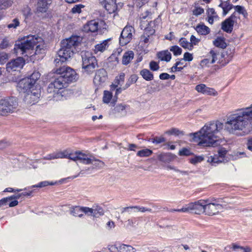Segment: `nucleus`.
<instances>
[{
	"instance_id": "11",
	"label": "nucleus",
	"mask_w": 252,
	"mask_h": 252,
	"mask_svg": "<svg viewBox=\"0 0 252 252\" xmlns=\"http://www.w3.org/2000/svg\"><path fill=\"white\" fill-rule=\"evenodd\" d=\"M236 14V12H234L221 23V28L224 32L228 33H231L235 23H237Z\"/></svg>"
},
{
	"instance_id": "2",
	"label": "nucleus",
	"mask_w": 252,
	"mask_h": 252,
	"mask_svg": "<svg viewBox=\"0 0 252 252\" xmlns=\"http://www.w3.org/2000/svg\"><path fill=\"white\" fill-rule=\"evenodd\" d=\"M223 124L219 121L206 124L199 131L189 134L194 141L199 140L198 144L204 147H216L220 144L217 134L222 129Z\"/></svg>"
},
{
	"instance_id": "27",
	"label": "nucleus",
	"mask_w": 252,
	"mask_h": 252,
	"mask_svg": "<svg viewBox=\"0 0 252 252\" xmlns=\"http://www.w3.org/2000/svg\"><path fill=\"white\" fill-rule=\"evenodd\" d=\"M140 75L142 77V78L147 81H152L154 79V74L148 69H142L140 72Z\"/></svg>"
},
{
	"instance_id": "61",
	"label": "nucleus",
	"mask_w": 252,
	"mask_h": 252,
	"mask_svg": "<svg viewBox=\"0 0 252 252\" xmlns=\"http://www.w3.org/2000/svg\"><path fill=\"white\" fill-rule=\"evenodd\" d=\"M211 55V57H212V59L211 60V62H210V63L211 64H213L217 60V54L215 52V51L213 50H211L210 51V53H209Z\"/></svg>"
},
{
	"instance_id": "15",
	"label": "nucleus",
	"mask_w": 252,
	"mask_h": 252,
	"mask_svg": "<svg viewBox=\"0 0 252 252\" xmlns=\"http://www.w3.org/2000/svg\"><path fill=\"white\" fill-rule=\"evenodd\" d=\"M107 79V71L104 68L97 70L94 78V83L96 86H99L104 83Z\"/></svg>"
},
{
	"instance_id": "21",
	"label": "nucleus",
	"mask_w": 252,
	"mask_h": 252,
	"mask_svg": "<svg viewBox=\"0 0 252 252\" xmlns=\"http://www.w3.org/2000/svg\"><path fill=\"white\" fill-rule=\"evenodd\" d=\"M39 96L40 94H36V95H34L28 92L24 97V100L27 104L33 105L38 101Z\"/></svg>"
},
{
	"instance_id": "57",
	"label": "nucleus",
	"mask_w": 252,
	"mask_h": 252,
	"mask_svg": "<svg viewBox=\"0 0 252 252\" xmlns=\"http://www.w3.org/2000/svg\"><path fill=\"white\" fill-rule=\"evenodd\" d=\"M227 248L232 249V250L234 251H236L238 249L242 250L243 249V247L238 245L236 243H232L231 245L228 246ZM225 249H226V247Z\"/></svg>"
},
{
	"instance_id": "40",
	"label": "nucleus",
	"mask_w": 252,
	"mask_h": 252,
	"mask_svg": "<svg viewBox=\"0 0 252 252\" xmlns=\"http://www.w3.org/2000/svg\"><path fill=\"white\" fill-rule=\"evenodd\" d=\"M170 51L173 53L175 56L180 55L182 52V49L177 45H174L170 48Z\"/></svg>"
},
{
	"instance_id": "39",
	"label": "nucleus",
	"mask_w": 252,
	"mask_h": 252,
	"mask_svg": "<svg viewBox=\"0 0 252 252\" xmlns=\"http://www.w3.org/2000/svg\"><path fill=\"white\" fill-rule=\"evenodd\" d=\"M121 252H134V248L130 245L122 244L120 245Z\"/></svg>"
},
{
	"instance_id": "19",
	"label": "nucleus",
	"mask_w": 252,
	"mask_h": 252,
	"mask_svg": "<svg viewBox=\"0 0 252 252\" xmlns=\"http://www.w3.org/2000/svg\"><path fill=\"white\" fill-rule=\"evenodd\" d=\"M98 22L95 20H91L87 22L83 27V31L86 32H94L98 30Z\"/></svg>"
},
{
	"instance_id": "53",
	"label": "nucleus",
	"mask_w": 252,
	"mask_h": 252,
	"mask_svg": "<svg viewBox=\"0 0 252 252\" xmlns=\"http://www.w3.org/2000/svg\"><path fill=\"white\" fill-rule=\"evenodd\" d=\"M84 7L82 4L76 5L72 8L71 12L73 13H80L81 12V8Z\"/></svg>"
},
{
	"instance_id": "33",
	"label": "nucleus",
	"mask_w": 252,
	"mask_h": 252,
	"mask_svg": "<svg viewBox=\"0 0 252 252\" xmlns=\"http://www.w3.org/2000/svg\"><path fill=\"white\" fill-rule=\"evenodd\" d=\"M165 133L168 135H173L175 136H178L179 135H184V131H181L177 128H172L166 131L165 132Z\"/></svg>"
},
{
	"instance_id": "55",
	"label": "nucleus",
	"mask_w": 252,
	"mask_h": 252,
	"mask_svg": "<svg viewBox=\"0 0 252 252\" xmlns=\"http://www.w3.org/2000/svg\"><path fill=\"white\" fill-rule=\"evenodd\" d=\"M193 60L192 54L189 52H186L184 55V58L181 59V60H184L185 61L191 62Z\"/></svg>"
},
{
	"instance_id": "64",
	"label": "nucleus",
	"mask_w": 252,
	"mask_h": 252,
	"mask_svg": "<svg viewBox=\"0 0 252 252\" xmlns=\"http://www.w3.org/2000/svg\"><path fill=\"white\" fill-rule=\"evenodd\" d=\"M109 250L110 252H121L120 246L119 247H117L116 245L111 246L109 248Z\"/></svg>"
},
{
	"instance_id": "7",
	"label": "nucleus",
	"mask_w": 252,
	"mask_h": 252,
	"mask_svg": "<svg viewBox=\"0 0 252 252\" xmlns=\"http://www.w3.org/2000/svg\"><path fill=\"white\" fill-rule=\"evenodd\" d=\"M81 57L83 72H85L87 74H92L94 71L95 67L97 66L96 58L89 52H82Z\"/></svg>"
},
{
	"instance_id": "37",
	"label": "nucleus",
	"mask_w": 252,
	"mask_h": 252,
	"mask_svg": "<svg viewBox=\"0 0 252 252\" xmlns=\"http://www.w3.org/2000/svg\"><path fill=\"white\" fill-rule=\"evenodd\" d=\"M40 77V74L39 72L34 71L31 75L27 77L29 78V80H31V81L33 83V85H35L36 81Z\"/></svg>"
},
{
	"instance_id": "28",
	"label": "nucleus",
	"mask_w": 252,
	"mask_h": 252,
	"mask_svg": "<svg viewBox=\"0 0 252 252\" xmlns=\"http://www.w3.org/2000/svg\"><path fill=\"white\" fill-rule=\"evenodd\" d=\"M110 38L104 40L102 43L97 44L95 46V51L96 52H103L108 47V41Z\"/></svg>"
},
{
	"instance_id": "38",
	"label": "nucleus",
	"mask_w": 252,
	"mask_h": 252,
	"mask_svg": "<svg viewBox=\"0 0 252 252\" xmlns=\"http://www.w3.org/2000/svg\"><path fill=\"white\" fill-rule=\"evenodd\" d=\"M112 93L108 91H104L103 96V102L104 103L108 104L112 99Z\"/></svg>"
},
{
	"instance_id": "47",
	"label": "nucleus",
	"mask_w": 252,
	"mask_h": 252,
	"mask_svg": "<svg viewBox=\"0 0 252 252\" xmlns=\"http://www.w3.org/2000/svg\"><path fill=\"white\" fill-rule=\"evenodd\" d=\"M6 198H7L8 201H9L10 200L14 199V200L11 201L9 203V206L10 207H15L18 204V201L17 200H16L15 198H16V197H15V195H13L7 197Z\"/></svg>"
},
{
	"instance_id": "34",
	"label": "nucleus",
	"mask_w": 252,
	"mask_h": 252,
	"mask_svg": "<svg viewBox=\"0 0 252 252\" xmlns=\"http://www.w3.org/2000/svg\"><path fill=\"white\" fill-rule=\"evenodd\" d=\"M204 160L203 155L197 156L195 155L193 158L189 159V162L193 165H196L198 163H200Z\"/></svg>"
},
{
	"instance_id": "25",
	"label": "nucleus",
	"mask_w": 252,
	"mask_h": 252,
	"mask_svg": "<svg viewBox=\"0 0 252 252\" xmlns=\"http://www.w3.org/2000/svg\"><path fill=\"white\" fill-rule=\"evenodd\" d=\"M213 44L216 47L221 49H225L227 47L225 39L223 37H217V38L213 41Z\"/></svg>"
},
{
	"instance_id": "31",
	"label": "nucleus",
	"mask_w": 252,
	"mask_h": 252,
	"mask_svg": "<svg viewBox=\"0 0 252 252\" xmlns=\"http://www.w3.org/2000/svg\"><path fill=\"white\" fill-rule=\"evenodd\" d=\"M87 158L90 159V161H89L88 163H84V164H92L95 167H98V168L102 167L104 165V162L100 160L95 159H91L90 158H89L87 156Z\"/></svg>"
},
{
	"instance_id": "51",
	"label": "nucleus",
	"mask_w": 252,
	"mask_h": 252,
	"mask_svg": "<svg viewBox=\"0 0 252 252\" xmlns=\"http://www.w3.org/2000/svg\"><path fill=\"white\" fill-rule=\"evenodd\" d=\"M153 143L159 144L165 141L166 139L163 137H158L156 136L153 138L150 139V140Z\"/></svg>"
},
{
	"instance_id": "14",
	"label": "nucleus",
	"mask_w": 252,
	"mask_h": 252,
	"mask_svg": "<svg viewBox=\"0 0 252 252\" xmlns=\"http://www.w3.org/2000/svg\"><path fill=\"white\" fill-rule=\"evenodd\" d=\"M17 87L19 90L23 92H28L31 89L34 87V85L31 81L29 78L25 77L21 79L19 82H18Z\"/></svg>"
},
{
	"instance_id": "35",
	"label": "nucleus",
	"mask_w": 252,
	"mask_h": 252,
	"mask_svg": "<svg viewBox=\"0 0 252 252\" xmlns=\"http://www.w3.org/2000/svg\"><path fill=\"white\" fill-rule=\"evenodd\" d=\"M104 215V210L100 206H97L96 208L93 209V212L92 216L94 218H98L99 216Z\"/></svg>"
},
{
	"instance_id": "58",
	"label": "nucleus",
	"mask_w": 252,
	"mask_h": 252,
	"mask_svg": "<svg viewBox=\"0 0 252 252\" xmlns=\"http://www.w3.org/2000/svg\"><path fill=\"white\" fill-rule=\"evenodd\" d=\"M227 153V151L224 148H221L218 151L219 157L223 158Z\"/></svg>"
},
{
	"instance_id": "9",
	"label": "nucleus",
	"mask_w": 252,
	"mask_h": 252,
	"mask_svg": "<svg viewBox=\"0 0 252 252\" xmlns=\"http://www.w3.org/2000/svg\"><path fill=\"white\" fill-rule=\"evenodd\" d=\"M134 31V29L132 26H126L122 32L119 39L120 44L124 46L130 42L132 39V33Z\"/></svg>"
},
{
	"instance_id": "20",
	"label": "nucleus",
	"mask_w": 252,
	"mask_h": 252,
	"mask_svg": "<svg viewBox=\"0 0 252 252\" xmlns=\"http://www.w3.org/2000/svg\"><path fill=\"white\" fill-rule=\"evenodd\" d=\"M176 158V155L171 153H161L158 156V160L164 163H169Z\"/></svg>"
},
{
	"instance_id": "62",
	"label": "nucleus",
	"mask_w": 252,
	"mask_h": 252,
	"mask_svg": "<svg viewBox=\"0 0 252 252\" xmlns=\"http://www.w3.org/2000/svg\"><path fill=\"white\" fill-rule=\"evenodd\" d=\"M122 90H123V88H119L116 89L114 98H113V102H112L114 104V105L115 104V102L117 101V99L118 98V97H117L118 94H120L122 92Z\"/></svg>"
},
{
	"instance_id": "17",
	"label": "nucleus",
	"mask_w": 252,
	"mask_h": 252,
	"mask_svg": "<svg viewBox=\"0 0 252 252\" xmlns=\"http://www.w3.org/2000/svg\"><path fill=\"white\" fill-rule=\"evenodd\" d=\"M222 208L220 203H206L204 206L205 212L209 216H213L219 212V210Z\"/></svg>"
},
{
	"instance_id": "50",
	"label": "nucleus",
	"mask_w": 252,
	"mask_h": 252,
	"mask_svg": "<svg viewBox=\"0 0 252 252\" xmlns=\"http://www.w3.org/2000/svg\"><path fill=\"white\" fill-rule=\"evenodd\" d=\"M20 22L18 18H15L12 20V22L7 25L8 29H16L18 26H19Z\"/></svg>"
},
{
	"instance_id": "8",
	"label": "nucleus",
	"mask_w": 252,
	"mask_h": 252,
	"mask_svg": "<svg viewBox=\"0 0 252 252\" xmlns=\"http://www.w3.org/2000/svg\"><path fill=\"white\" fill-rule=\"evenodd\" d=\"M63 88H64L62 87V85L59 84V82L55 78L54 80L49 84L47 88V92L50 94L48 98L50 100L53 98L55 99L57 95H61L59 90Z\"/></svg>"
},
{
	"instance_id": "24",
	"label": "nucleus",
	"mask_w": 252,
	"mask_h": 252,
	"mask_svg": "<svg viewBox=\"0 0 252 252\" xmlns=\"http://www.w3.org/2000/svg\"><path fill=\"white\" fill-rule=\"evenodd\" d=\"M195 29L198 33L203 35H206L210 32V29L203 23L197 25Z\"/></svg>"
},
{
	"instance_id": "46",
	"label": "nucleus",
	"mask_w": 252,
	"mask_h": 252,
	"mask_svg": "<svg viewBox=\"0 0 252 252\" xmlns=\"http://www.w3.org/2000/svg\"><path fill=\"white\" fill-rule=\"evenodd\" d=\"M150 69L153 71H158L159 69V65L158 63L152 61L149 63Z\"/></svg>"
},
{
	"instance_id": "42",
	"label": "nucleus",
	"mask_w": 252,
	"mask_h": 252,
	"mask_svg": "<svg viewBox=\"0 0 252 252\" xmlns=\"http://www.w3.org/2000/svg\"><path fill=\"white\" fill-rule=\"evenodd\" d=\"M180 45L184 49H188L190 48V42H189L184 37H182L179 40Z\"/></svg>"
},
{
	"instance_id": "13",
	"label": "nucleus",
	"mask_w": 252,
	"mask_h": 252,
	"mask_svg": "<svg viewBox=\"0 0 252 252\" xmlns=\"http://www.w3.org/2000/svg\"><path fill=\"white\" fill-rule=\"evenodd\" d=\"M25 64V59L21 57L13 59L6 64V70L8 72L21 69Z\"/></svg>"
},
{
	"instance_id": "6",
	"label": "nucleus",
	"mask_w": 252,
	"mask_h": 252,
	"mask_svg": "<svg viewBox=\"0 0 252 252\" xmlns=\"http://www.w3.org/2000/svg\"><path fill=\"white\" fill-rule=\"evenodd\" d=\"M18 106V100L15 96L6 97L0 99V115L7 116L13 113Z\"/></svg>"
},
{
	"instance_id": "54",
	"label": "nucleus",
	"mask_w": 252,
	"mask_h": 252,
	"mask_svg": "<svg viewBox=\"0 0 252 252\" xmlns=\"http://www.w3.org/2000/svg\"><path fill=\"white\" fill-rule=\"evenodd\" d=\"M82 212L92 216L93 212V209L87 207H81Z\"/></svg>"
},
{
	"instance_id": "23",
	"label": "nucleus",
	"mask_w": 252,
	"mask_h": 252,
	"mask_svg": "<svg viewBox=\"0 0 252 252\" xmlns=\"http://www.w3.org/2000/svg\"><path fill=\"white\" fill-rule=\"evenodd\" d=\"M157 57L161 61L169 62L171 59V54L168 50L160 51L157 54Z\"/></svg>"
},
{
	"instance_id": "32",
	"label": "nucleus",
	"mask_w": 252,
	"mask_h": 252,
	"mask_svg": "<svg viewBox=\"0 0 252 252\" xmlns=\"http://www.w3.org/2000/svg\"><path fill=\"white\" fill-rule=\"evenodd\" d=\"M153 154V151L148 149H145L139 151L137 153V156L140 157H148Z\"/></svg>"
},
{
	"instance_id": "60",
	"label": "nucleus",
	"mask_w": 252,
	"mask_h": 252,
	"mask_svg": "<svg viewBox=\"0 0 252 252\" xmlns=\"http://www.w3.org/2000/svg\"><path fill=\"white\" fill-rule=\"evenodd\" d=\"M186 66V65L183 67H178L177 65L174 64L173 66L171 68V72H174L176 71H181Z\"/></svg>"
},
{
	"instance_id": "10",
	"label": "nucleus",
	"mask_w": 252,
	"mask_h": 252,
	"mask_svg": "<svg viewBox=\"0 0 252 252\" xmlns=\"http://www.w3.org/2000/svg\"><path fill=\"white\" fill-rule=\"evenodd\" d=\"M52 3V0H37L36 10L34 13L38 16L40 14L46 13L45 18H48L50 16V13H47L49 6Z\"/></svg>"
},
{
	"instance_id": "43",
	"label": "nucleus",
	"mask_w": 252,
	"mask_h": 252,
	"mask_svg": "<svg viewBox=\"0 0 252 252\" xmlns=\"http://www.w3.org/2000/svg\"><path fill=\"white\" fill-rule=\"evenodd\" d=\"M222 198H215L214 197H210L208 199L204 200V202L205 204H206V203H220L222 202Z\"/></svg>"
},
{
	"instance_id": "63",
	"label": "nucleus",
	"mask_w": 252,
	"mask_h": 252,
	"mask_svg": "<svg viewBox=\"0 0 252 252\" xmlns=\"http://www.w3.org/2000/svg\"><path fill=\"white\" fill-rule=\"evenodd\" d=\"M8 40L6 38H4L2 40L1 43L0 44V48L1 49H5L8 47Z\"/></svg>"
},
{
	"instance_id": "44",
	"label": "nucleus",
	"mask_w": 252,
	"mask_h": 252,
	"mask_svg": "<svg viewBox=\"0 0 252 252\" xmlns=\"http://www.w3.org/2000/svg\"><path fill=\"white\" fill-rule=\"evenodd\" d=\"M11 1L10 0H0V9H6L11 6Z\"/></svg>"
},
{
	"instance_id": "5",
	"label": "nucleus",
	"mask_w": 252,
	"mask_h": 252,
	"mask_svg": "<svg viewBox=\"0 0 252 252\" xmlns=\"http://www.w3.org/2000/svg\"><path fill=\"white\" fill-rule=\"evenodd\" d=\"M56 72L58 76L55 78L64 88L69 84L76 81L78 78V75L75 70L69 66H62L57 69Z\"/></svg>"
},
{
	"instance_id": "59",
	"label": "nucleus",
	"mask_w": 252,
	"mask_h": 252,
	"mask_svg": "<svg viewBox=\"0 0 252 252\" xmlns=\"http://www.w3.org/2000/svg\"><path fill=\"white\" fill-rule=\"evenodd\" d=\"M234 5L224 6V7H222L223 16L226 15L231 9L234 8Z\"/></svg>"
},
{
	"instance_id": "26",
	"label": "nucleus",
	"mask_w": 252,
	"mask_h": 252,
	"mask_svg": "<svg viewBox=\"0 0 252 252\" xmlns=\"http://www.w3.org/2000/svg\"><path fill=\"white\" fill-rule=\"evenodd\" d=\"M134 58V53L132 51H128L125 52L122 58V64L127 65Z\"/></svg>"
},
{
	"instance_id": "4",
	"label": "nucleus",
	"mask_w": 252,
	"mask_h": 252,
	"mask_svg": "<svg viewBox=\"0 0 252 252\" xmlns=\"http://www.w3.org/2000/svg\"><path fill=\"white\" fill-rule=\"evenodd\" d=\"M78 36H71L68 38H66L62 41L61 48L58 52L59 58L55 59L54 62L57 64L60 62L64 63L73 56L76 47L78 45L79 42Z\"/></svg>"
},
{
	"instance_id": "18",
	"label": "nucleus",
	"mask_w": 252,
	"mask_h": 252,
	"mask_svg": "<svg viewBox=\"0 0 252 252\" xmlns=\"http://www.w3.org/2000/svg\"><path fill=\"white\" fill-rule=\"evenodd\" d=\"M68 158L74 161L78 160L80 163H88L90 159L87 158V155L81 152H76L75 153H70Z\"/></svg>"
},
{
	"instance_id": "52",
	"label": "nucleus",
	"mask_w": 252,
	"mask_h": 252,
	"mask_svg": "<svg viewBox=\"0 0 252 252\" xmlns=\"http://www.w3.org/2000/svg\"><path fill=\"white\" fill-rule=\"evenodd\" d=\"M54 184L55 183L53 182H49L48 181H43L40 182L39 184L34 186L33 187L36 188H43L49 185H54Z\"/></svg>"
},
{
	"instance_id": "41",
	"label": "nucleus",
	"mask_w": 252,
	"mask_h": 252,
	"mask_svg": "<svg viewBox=\"0 0 252 252\" xmlns=\"http://www.w3.org/2000/svg\"><path fill=\"white\" fill-rule=\"evenodd\" d=\"M179 155L180 156H189L191 155H194V154L192 153L189 149L183 148L179 151Z\"/></svg>"
},
{
	"instance_id": "48",
	"label": "nucleus",
	"mask_w": 252,
	"mask_h": 252,
	"mask_svg": "<svg viewBox=\"0 0 252 252\" xmlns=\"http://www.w3.org/2000/svg\"><path fill=\"white\" fill-rule=\"evenodd\" d=\"M8 54L5 52L0 53V64L5 63L8 59Z\"/></svg>"
},
{
	"instance_id": "36",
	"label": "nucleus",
	"mask_w": 252,
	"mask_h": 252,
	"mask_svg": "<svg viewBox=\"0 0 252 252\" xmlns=\"http://www.w3.org/2000/svg\"><path fill=\"white\" fill-rule=\"evenodd\" d=\"M82 210L81 207L75 206L71 210V214L74 216H78L80 218H82L84 215L82 213Z\"/></svg>"
},
{
	"instance_id": "29",
	"label": "nucleus",
	"mask_w": 252,
	"mask_h": 252,
	"mask_svg": "<svg viewBox=\"0 0 252 252\" xmlns=\"http://www.w3.org/2000/svg\"><path fill=\"white\" fill-rule=\"evenodd\" d=\"M138 79L137 75L133 74L130 75L125 85L123 87V90H126L132 84L136 83Z\"/></svg>"
},
{
	"instance_id": "56",
	"label": "nucleus",
	"mask_w": 252,
	"mask_h": 252,
	"mask_svg": "<svg viewBox=\"0 0 252 252\" xmlns=\"http://www.w3.org/2000/svg\"><path fill=\"white\" fill-rule=\"evenodd\" d=\"M204 12V9L201 7H195L193 10V14L195 16H198Z\"/></svg>"
},
{
	"instance_id": "30",
	"label": "nucleus",
	"mask_w": 252,
	"mask_h": 252,
	"mask_svg": "<svg viewBox=\"0 0 252 252\" xmlns=\"http://www.w3.org/2000/svg\"><path fill=\"white\" fill-rule=\"evenodd\" d=\"M152 22H149L144 30L143 35L150 37L155 33L156 30L152 26Z\"/></svg>"
},
{
	"instance_id": "16",
	"label": "nucleus",
	"mask_w": 252,
	"mask_h": 252,
	"mask_svg": "<svg viewBox=\"0 0 252 252\" xmlns=\"http://www.w3.org/2000/svg\"><path fill=\"white\" fill-rule=\"evenodd\" d=\"M99 2L104 6L109 13H114L118 9L116 0H99Z\"/></svg>"
},
{
	"instance_id": "22",
	"label": "nucleus",
	"mask_w": 252,
	"mask_h": 252,
	"mask_svg": "<svg viewBox=\"0 0 252 252\" xmlns=\"http://www.w3.org/2000/svg\"><path fill=\"white\" fill-rule=\"evenodd\" d=\"M71 153L67 150L63 151V152H59L58 153H53L48 155L46 159H52L59 158H68Z\"/></svg>"
},
{
	"instance_id": "45",
	"label": "nucleus",
	"mask_w": 252,
	"mask_h": 252,
	"mask_svg": "<svg viewBox=\"0 0 252 252\" xmlns=\"http://www.w3.org/2000/svg\"><path fill=\"white\" fill-rule=\"evenodd\" d=\"M209 89L205 84H201L197 85L195 87V90L199 93L205 94L207 92V90Z\"/></svg>"
},
{
	"instance_id": "1",
	"label": "nucleus",
	"mask_w": 252,
	"mask_h": 252,
	"mask_svg": "<svg viewBox=\"0 0 252 252\" xmlns=\"http://www.w3.org/2000/svg\"><path fill=\"white\" fill-rule=\"evenodd\" d=\"M252 106L242 108L227 119L225 129L229 133L236 130H241L243 135L248 134L252 130Z\"/></svg>"
},
{
	"instance_id": "12",
	"label": "nucleus",
	"mask_w": 252,
	"mask_h": 252,
	"mask_svg": "<svg viewBox=\"0 0 252 252\" xmlns=\"http://www.w3.org/2000/svg\"><path fill=\"white\" fill-rule=\"evenodd\" d=\"M187 206L188 212H191L195 214H201L205 212L204 206H205V204L203 199L191 202L187 204Z\"/></svg>"
},
{
	"instance_id": "3",
	"label": "nucleus",
	"mask_w": 252,
	"mask_h": 252,
	"mask_svg": "<svg viewBox=\"0 0 252 252\" xmlns=\"http://www.w3.org/2000/svg\"><path fill=\"white\" fill-rule=\"evenodd\" d=\"M40 41H42V39L37 35H29L27 36V39H25V37L19 39L15 42L13 49L14 53L17 55L19 54L24 55L27 51L32 50L34 46H36L34 54H40L43 49L41 47L40 45L37 44Z\"/></svg>"
},
{
	"instance_id": "49",
	"label": "nucleus",
	"mask_w": 252,
	"mask_h": 252,
	"mask_svg": "<svg viewBox=\"0 0 252 252\" xmlns=\"http://www.w3.org/2000/svg\"><path fill=\"white\" fill-rule=\"evenodd\" d=\"M190 48L189 50H191L193 47V45H196L200 41V39L195 37L193 35H191L190 38Z\"/></svg>"
}]
</instances>
